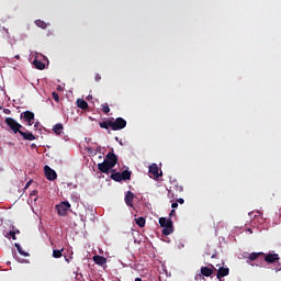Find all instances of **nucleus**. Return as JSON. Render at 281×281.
<instances>
[{
    "mask_svg": "<svg viewBox=\"0 0 281 281\" xmlns=\"http://www.w3.org/2000/svg\"><path fill=\"white\" fill-rule=\"evenodd\" d=\"M115 166H117V155L112 150L105 155L103 162L98 164V170L103 175H109Z\"/></svg>",
    "mask_w": 281,
    "mask_h": 281,
    "instance_id": "obj_1",
    "label": "nucleus"
},
{
    "mask_svg": "<svg viewBox=\"0 0 281 281\" xmlns=\"http://www.w3.org/2000/svg\"><path fill=\"white\" fill-rule=\"evenodd\" d=\"M159 225L162 227V234L164 236H170L175 232V225L172 224V220L160 217L159 218Z\"/></svg>",
    "mask_w": 281,
    "mask_h": 281,
    "instance_id": "obj_2",
    "label": "nucleus"
},
{
    "mask_svg": "<svg viewBox=\"0 0 281 281\" xmlns=\"http://www.w3.org/2000/svg\"><path fill=\"white\" fill-rule=\"evenodd\" d=\"M5 124L11 128V131L14 132L15 135L16 133H21V128H23V125H21L19 122H16V120L12 117H7Z\"/></svg>",
    "mask_w": 281,
    "mask_h": 281,
    "instance_id": "obj_3",
    "label": "nucleus"
},
{
    "mask_svg": "<svg viewBox=\"0 0 281 281\" xmlns=\"http://www.w3.org/2000/svg\"><path fill=\"white\" fill-rule=\"evenodd\" d=\"M55 207L59 216H67V212L71 210V204L67 201H64L60 204H57Z\"/></svg>",
    "mask_w": 281,
    "mask_h": 281,
    "instance_id": "obj_4",
    "label": "nucleus"
},
{
    "mask_svg": "<svg viewBox=\"0 0 281 281\" xmlns=\"http://www.w3.org/2000/svg\"><path fill=\"white\" fill-rule=\"evenodd\" d=\"M112 120V131H122V128H126V120L123 117H117L115 121Z\"/></svg>",
    "mask_w": 281,
    "mask_h": 281,
    "instance_id": "obj_5",
    "label": "nucleus"
},
{
    "mask_svg": "<svg viewBox=\"0 0 281 281\" xmlns=\"http://www.w3.org/2000/svg\"><path fill=\"white\" fill-rule=\"evenodd\" d=\"M44 172L48 181H56V179H58V175L56 173V171L47 165L44 167Z\"/></svg>",
    "mask_w": 281,
    "mask_h": 281,
    "instance_id": "obj_6",
    "label": "nucleus"
},
{
    "mask_svg": "<svg viewBox=\"0 0 281 281\" xmlns=\"http://www.w3.org/2000/svg\"><path fill=\"white\" fill-rule=\"evenodd\" d=\"M20 117L21 120H24V122H27L29 126H32V124H34V112L32 111L22 112Z\"/></svg>",
    "mask_w": 281,
    "mask_h": 281,
    "instance_id": "obj_7",
    "label": "nucleus"
},
{
    "mask_svg": "<svg viewBox=\"0 0 281 281\" xmlns=\"http://www.w3.org/2000/svg\"><path fill=\"white\" fill-rule=\"evenodd\" d=\"M148 172H149V175H153V177H155V179H159V177H161L164 175L161 171L159 172V167H157V164H151L149 166Z\"/></svg>",
    "mask_w": 281,
    "mask_h": 281,
    "instance_id": "obj_8",
    "label": "nucleus"
},
{
    "mask_svg": "<svg viewBox=\"0 0 281 281\" xmlns=\"http://www.w3.org/2000/svg\"><path fill=\"white\" fill-rule=\"evenodd\" d=\"M265 256V260L266 262H268V265H273L274 262H278V260H280V255L278 254H268V255H263Z\"/></svg>",
    "mask_w": 281,
    "mask_h": 281,
    "instance_id": "obj_9",
    "label": "nucleus"
},
{
    "mask_svg": "<svg viewBox=\"0 0 281 281\" xmlns=\"http://www.w3.org/2000/svg\"><path fill=\"white\" fill-rule=\"evenodd\" d=\"M227 276H229V268L220 267L216 273L217 280L221 281L222 278H225Z\"/></svg>",
    "mask_w": 281,
    "mask_h": 281,
    "instance_id": "obj_10",
    "label": "nucleus"
},
{
    "mask_svg": "<svg viewBox=\"0 0 281 281\" xmlns=\"http://www.w3.org/2000/svg\"><path fill=\"white\" fill-rule=\"evenodd\" d=\"M214 266L211 265V268L210 267H202L201 268V274L204 276L205 278H210L213 273H214Z\"/></svg>",
    "mask_w": 281,
    "mask_h": 281,
    "instance_id": "obj_11",
    "label": "nucleus"
},
{
    "mask_svg": "<svg viewBox=\"0 0 281 281\" xmlns=\"http://www.w3.org/2000/svg\"><path fill=\"white\" fill-rule=\"evenodd\" d=\"M134 199H135V194L132 191H127L124 201L128 207H133Z\"/></svg>",
    "mask_w": 281,
    "mask_h": 281,
    "instance_id": "obj_12",
    "label": "nucleus"
},
{
    "mask_svg": "<svg viewBox=\"0 0 281 281\" xmlns=\"http://www.w3.org/2000/svg\"><path fill=\"white\" fill-rule=\"evenodd\" d=\"M20 135L23 137V139H26V142H34L36 139V136L32 133L20 131Z\"/></svg>",
    "mask_w": 281,
    "mask_h": 281,
    "instance_id": "obj_13",
    "label": "nucleus"
},
{
    "mask_svg": "<svg viewBox=\"0 0 281 281\" xmlns=\"http://www.w3.org/2000/svg\"><path fill=\"white\" fill-rule=\"evenodd\" d=\"M93 262H95V265H99V267H102V265H106V258L100 255H95L93 257Z\"/></svg>",
    "mask_w": 281,
    "mask_h": 281,
    "instance_id": "obj_14",
    "label": "nucleus"
},
{
    "mask_svg": "<svg viewBox=\"0 0 281 281\" xmlns=\"http://www.w3.org/2000/svg\"><path fill=\"white\" fill-rule=\"evenodd\" d=\"M77 106H78V109H81L82 111H87V109H89V103H87V101H85L83 99H78Z\"/></svg>",
    "mask_w": 281,
    "mask_h": 281,
    "instance_id": "obj_15",
    "label": "nucleus"
},
{
    "mask_svg": "<svg viewBox=\"0 0 281 281\" xmlns=\"http://www.w3.org/2000/svg\"><path fill=\"white\" fill-rule=\"evenodd\" d=\"M100 128H105V131H109V128H112V120L109 119L108 121H103L99 123Z\"/></svg>",
    "mask_w": 281,
    "mask_h": 281,
    "instance_id": "obj_16",
    "label": "nucleus"
},
{
    "mask_svg": "<svg viewBox=\"0 0 281 281\" xmlns=\"http://www.w3.org/2000/svg\"><path fill=\"white\" fill-rule=\"evenodd\" d=\"M33 65H34L35 69H40L41 71H43V69H45V63H43L38 59H34Z\"/></svg>",
    "mask_w": 281,
    "mask_h": 281,
    "instance_id": "obj_17",
    "label": "nucleus"
},
{
    "mask_svg": "<svg viewBox=\"0 0 281 281\" xmlns=\"http://www.w3.org/2000/svg\"><path fill=\"white\" fill-rule=\"evenodd\" d=\"M131 175H132V172L128 169H126V170L122 171L121 179L123 181H131Z\"/></svg>",
    "mask_w": 281,
    "mask_h": 281,
    "instance_id": "obj_18",
    "label": "nucleus"
},
{
    "mask_svg": "<svg viewBox=\"0 0 281 281\" xmlns=\"http://www.w3.org/2000/svg\"><path fill=\"white\" fill-rule=\"evenodd\" d=\"M260 256H265V252H251L248 256V260H250V262H254V260H258V258H260Z\"/></svg>",
    "mask_w": 281,
    "mask_h": 281,
    "instance_id": "obj_19",
    "label": "nucleus"
},
{
    "mask_svg": "<svg viewBox=\"0 0 281 281\" xmlns=\"http://www.w3.org/2000/svg\"><path fill=\"white\" fill-rule=\"evenodd\" d=\"M63 124L57 123L54 127H53V132L55 133V135H61L63 133Z\"/></svg>",
    "mask_w": 281,
    "mask_h": 281,
    "instance_id": "obj_20",
    "label": "nucleus"
},
{
    "mask_svg": "<svg viewBox=\"0 0 281 281\" xmlns=\"http://www.w3.org/2000/svg\"><path fill=\"white\" fill-rule=\"evenodd\" d=\"M134 221H135L136 225H138V227H146V218L136 217Z\"/></svg>",
    "mask_w": 281,
    "mask_h": 281,
    "instance_id": "obj_21",
    "label": "nucleus"
},
{
    "mask_svg": "<svg viewBox=\"0 0 281 281\" xmlns=\"http://www.w3.org/2000/svg\"><path fill=\"white\" fill-rule=\"evenodd\" d=\"M172 190L177 193H181L183 192V187L180 186L179 183H176L172 187H170V192H172Z\"/></svg>",
    "mask_w": 281,
    "mask_h": 281,
    "instance_id": "obj_22",
    "label": "nucleus"
},
{
    "mask_svg": "<svg viewBox=\"0 0 281 281\" xmlns=\"http://www.w3.org/2000/svg\"><path fill=\"white\" fill-rule=\"evenodd\" d=\"M110 178H111L113 181H117V182L123 181V180H122V173H121V172H114V173H112V175L110 176Z\"/></svg>",
    "mask_w": 281,
    "mask_h": 281,
    "instance_id": "obj_23",
    "label": "nucleus"
},
{
    "mask_svg": "<svg viewBox=\"0 0 281 281\" xmlns=\"http://www.w3.org/2000/svg\"><path fill=\"white\" fill-rule=\"evenodd\" d=\"M35 25H37V27H41L42 30H47V23L43 20H36Z\"/></svg>",
    "mask_w": 281,
    "mask_h": 281,
    "instance_id": "obj_24",
    "label": "nucleus"
},
{
    "mask_svg": "<svg viewBox=\"0 0 281 281\" xmlns=\"http://www.w3.org/2000/svg\"><path fill=\"white\" fill-rule=\"evenodd\" d=\"M64 251H65V248H61L60 250L58 249L53 250V258H63Z\"/></svg>",
    "mask_w": 281,
    "mask_h": 281,
    "instance_id": "obj_25",
    "label": "nucleus"
},
{
    "mask_svg": "<svg viewBox=\"0 0 281 281\" xmlns=\"http://www.w3.org/2000/svg\"><path fill=\"white\" fill-rule=\"evenodd\" d=\"M14 247L16 248L18 252L20 254V256H30V254L23 251V248H21L20 244H14Z\"/></svg>",
    "mask_w": 281,
    "mask_h": 281,
    "instance_id": "obj_26",
    "label": "nucleus"
},
{
    "mask_svg": "<svg viewBox=\"0 0 281 281\" xmlns=\"http://www.w3.org/2000/svg\"><path fill=\"white\" fill-rule=\"evenodd\" d=\"M102 112L108 115V113H111V108H109V103L102 104Z\"/></svg>",
    "mask_w": 281,
    "mask_h": 281,
    "instance_id": "obj_27",
    "label": "nucleus"
},
{
    "mask_svg": "<svg viewBox=\"0 0 281 281\" xmlns=\"http://www.w3.org/2000/svg\"><path fill=\"white\" fill-rule=\"evenodd\" d=\"M52 97H53V100H55V102H59L60 95H58L57 92H53V93H52Z\"/></svg>",
    "mask_w": 281,
    "mask_h": 281,
    "instance_id": "obj_28",
    "label": "nucleus"
},
{
    "mask_svg": "<svg viewBox=\"0 0 281 281\" xmlns=\"http://www.w3.org/2000/svg\"><path fill=\"white\" fill-rule=\"evenodd\" d=\"M9 236H11L12 240H16V232L10 231Z\"/></svg>",
    "mask_w": 281,
    "mask_h": 281,
    "instance_id": "obj_29",
    "label": "nucleus"
},
{
    "mask_svg": "<svg viewBox=\"0 0 281 281\" xmlns=\"http://www.w3.org/2000/svg\"><path fill=\"white\" fill-rule=\"evenodd\" d=\"M94 80H95V82H100V80H102V76H100V74H95Z\"/></svg>",
    "mask_w": 281,
    "mask_h": 281,
    "instance_id": "obj_30",
    "label": "nucleus"
},
{
    "mask_svg": "<svg viewBox=\"0 0 281 281\" xmlns=\"http://www.w3.org/2000/svg\"><path fill=\"white\" fill-rule=\"evenodd\" d=\"M34 180H29L24 187V190H27V188H30V186H32Z\"/></svg>",
    "mask_w": 281,
    "mask_h": 281,
    "instance_id": "obj_31",
    "label": "nucleus"
},
{
    "mask_svg": "<svg viewBox=\"0 0 281 281\" xmlns=\"http://www.w3.org/2000/svg\"><path fill=\"white\" fill-rule=\"evenodd\" d=\"M31 199L32 196H38V191L37 190H33L30 194Z\"/></svg>",
    "mask_w": 281,
    "mask_h": 281,
    "instance_id": "obj_32",
    "label": "nucleus"
},
{
    "mask_svg": "<svg viewBox=\"0 0 281 281\" xmlns=\"http://www.w3.org/2000/svg\"><path fill=\"white\" fill-rule=\"evenodd\" d=\"M171 207H172V210H177V207H179V203L178 202H173L171 204Z\"/></svg>",
    "mask_w": 281,
    "mask_h": 281,
    "instance_id": "obj_33",
    "label": "nucleus"
},
{
    "mask_svg": "<svg viewBox=\"0 0 281 281\" xmlns=\"http://www.w3.org/2000/svg\"><path fill=\"white\" fill-rule=\"evenodd\" d=\"M176 202L180 203V205H183V203H186V200H183V198H180Z\"/></svg>",
    "mask_w": 281,
    "mask_h": 281,
    "instance_id": "obj_34",
    "label": "nucleus"
},
{
    "mask_svg": "<svg viewBox=\"0 0 281 281\" xmlns=\"http://www.w3.org/2000/svg\"><path fill=\"white\" fill-rule=\"evenodd\" d=\"M169 216H170V217H172V216H177V211H175V210H171V211H170V214H169Z\"/></svg>",
    "mask_w": 281,
    "mask_h": 281,
    "instance_id": "obj_35",
    "label": "nucleus"
},
{
    "mask_svg": "<svg viewBox=\"0 0 281 281\" xmlns=\"http://www.w3.org/2000/svg\"><path fill=\"white\" fill-rule=\"evenodd\" d=\"M74 259V257L72 256H70L69 258H67V256H65V260H66V262H71V260Z\"/></svg>",
    "mask_w": 281,
    "mask_h": 281,
    "instance_id": "obj_36",
    "label": "nucleus"
},
{
    "mask_svg": "<svg viewBox=\"0 0 281 281\" xmlns=\"http://www.w3.org/2000/svg\"><path fill=\"white\" fill-rule=\"evenodd\" d=\"M12 232H15V234H21V231H19L18 228H14V227H13Z\"/></svg>",
    "mask_w": 281,
    "mask_h": 281,
    "instance_id": "obj_37",
    "label": "nucleus"
},
{
    "mask_svg": "<svg viewBox=\"0 0 281 281\" xmlns=\"http://www.w3.org/2000/svg\"><path fill=\"white\" fill-rule=\"evenodd\" d=\"M3 113H5L7 115L10 114V110L9 109H4Z\"/></svg>",
    "mask_w": 281,
    "mask_h": 281,
    "instance_id": "obj_38",
    "label": "nucleus"
},
{
    "mask_svg": "<svg viewBox=\"0 0 281 281\" xmlns=\"http://www.w3.org/2000/svg\"><path fill=\"white\" fill-rule=\"evenodd\" d=\"M135 281H143L142 278H136Z\"/></svg>",
    "mask_w": 281,
    "mask_h": 281,
    "instance_id": "obj_39",
    "label": "nucleus"
},
{
    "mask_svg": "<svg viewBox=\"0 0 281 281\" xmlns=\"http://www.w3.org/2000/svg\"><path fill=\"white\" fill-rule=\"evenodd\" d=\"M32 148H36V145H35V144H33V145H32Z\"/></svg>",
    "mask_w": 281,
    "mask_h": 281,
    "instance_id": "obj_40",
    "label": "nucleus"
},
{
    "mask_svg": "<svg viewBox=\"0 0 281 281\" xmlns=\"http://www.w3.org/2000/svg\"><path fill=\"white\" fill-rule=\"evenodd\" d=\"M92 97L91 95H88L87 100L91 99Z\"/></svg>",
    "mask_w": 281,
    "mask_h": 281,
    "instance_id": "obj_41",
    "label": "nucleus"
},
{
    "mask_svg": "<svg viewBox=\"0 0 281 281\" xmlns=\"http://www.w3.org/2000/svg\"><path fill=\"white\" fill-rule=\"evenodd\" d=\"M248 232H250V234H251V228H248Z\"/></svg>",
    "mask_w": 281,
    "mask_h": 281,
    "instance_id": "obj_42",
    "label": "nucleus"
},
{
    "mask_svg": "<svg viewBox=\"0 0 281 281\" xmlns=\"http://www.w3.org/2000/svg\"><path fill=\"white\" fill-rule=\"evenodd\" d=\"M15 58H19V55H18V56H15Z\"/></svg>",
    "mask_w": 281,
    "mask_h": 281,
    "instance_id": "obj_43",
    "label": "nucleus"
},
{
    "mask_svg": "<svg viewBox=\"0 0 281 281\" xmlns=\"http://www.w3.org/2000/svg\"><path fill=\"white\" fill-rule=\"evenodd\" d=\"M115 139H116V142H117V139H119V138H117V137H115Z\"/></svg>",
    "mask_w": 281,
    "mask_h": 281,
    "instance_id": "obj_44",
    "label": "nucleus"
},
{
    "mask_svg": "<svg viewBox=\"0 0 281 281\" xmlns=\"http://www.w3.org/2000/svg\"><path fill=\"white\" fill-rule=\"evenodd\" d=\"M1 109H2V108H1V105H0V111H1Z\"/></svg>",
    "mask_w": 281,
    "mask_h": 281,
    "instance_id": "obj_45",
    "label": "nucleus"
},
{
    "mask_svg": "<svg viewBox=\"0 0 281 281\" xmlns=\"http://www.w3.org/2000/svg\"><path fill=\"white\" fill-rule=\"evenodd\" d=\"M215 256L213 255L212 258H214Z\"/></svg>",
    "mask_w": 281,
    "mask_h": 281,
    "instance_id": "obj_46",
    "label": "nucleus"
}]
</instances>
